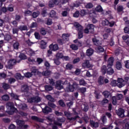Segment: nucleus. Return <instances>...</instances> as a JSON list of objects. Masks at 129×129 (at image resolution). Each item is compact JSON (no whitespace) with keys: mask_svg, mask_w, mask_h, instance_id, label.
Here are the masks:
<instances>
[{"mask_svg":"<svg viewBox=\"0 0 129 129\" xmlns=\"http://www.w3.org/2000/svg\"><path fill=\"white\" fill-rule=\"evenodd\" d=\"M6 107L7 109H10V110L8 111V113L10 114V115H13L15 112H17L18 111V109L17 108L15 107V105L13 103H7L6 104Z\"/></svg>","mask_w":129,"mask_h":129,"instance_id":"f257e3e1","label":"nucleus"},{"mask_svg":"<svg viewBox=\"0 0 129 129\" xmlns=\"http://www.w3.org/2000/svg\"><path fill=\"white\" fill-rule=\"evenodd\" d=\"M79 85L76 83V82H74L73 85L69 84L67 87V91L68 92H73L75 89L78 88Z\"/></svg>","mask_w":129,"mask_h":129,"instance_id":"f03ea898","label":"nucleus"},{"mask_svg":"<svg viewBox=\"0 0 129 129\" xmlns=\"http://www.w3.org/2000/svg\"><path fill=\"white\" fill-rule=\"evenodd\" d=\"M103 24H104L105 26H108L110 28H112L114 25H115L116 22L114 21L109 22L108 20L105 19L104 21H102Z\"/></svg>","mask_w":129,"mask_h":129,"instance_id":"7ed1b4c3","label":"nucleus"},{"mask_svg":"<svg viewBox=\"0 0 129 129\" xmlns=\"http://www.w3.org/2000/svg\"><path fill=\"white\" fill-rule=\"evenodd\" d=\"M117 86L119 87V88H121V87H123V86H125V82L122 78H118L117 79Z\"/></svg>","mask_w":129,"mask_h":129,"instance_id":"20e7f679","label":"nucleus"},{"mask_svg":"<svg viewBox=\"0 0 129 129\" xmlns=\"http://www.w3.org/2000/svg\"><path fill=\"white\" fill-rule=\"evenodd\" d=\"M40 101L41 98L39 96L31 97L28 99V102L30 103H33V102H36L38 103V102H40Z\"/></svg>","mask_w":129,"mask_h":129,"instance_id":"39448f33","label":"nucleus"},{"mask_svg":"<svg viewBox=\"0 0 129 129\" xmlns=\"http://www.w3.org/2000/svg\"><path fill=\"white\" fill-rule=\"evenodd\" d=\"M52 111V108L48 106H45L44 108H42V112H43L45 114L51 113Z\"/></svg>","mask_w":129,"mask_h":129,"instance_id":"423d86ee","label":"nucleus"},{"mask_svg":"<svg viewBox=\"0 0 129 129\" xmlns=\"http://www.w3.org/2000/svg\"><path fill=\"white\" fill-rule=\"evenodd\" d=\"M92 42L95 46H100V45H101V42L100 40L98 39L96 36L92 38Z\"/></svg>","mask_w":129,"mask_h":129,"instance_id":"0eeeda50","label":"nucleus"},{"mask_svg":"<svg viewBox=\"0 0 129 129\" xmlns=\"http://www.w3.org/2000/svg\"><path fill=\"white\" fill-rule=\"evenodd\" d=\"M82 66L83 68H91V67H92L88 60H85L84 62L82 63Z\"/></svg>","mask_w":129,"mask_h":129,"instance_id":"6e6552de","label":"nucleus"},{"mask_svg":"<svg viewBox=\"0 0 129 129\" xmlns=\"http://www.w3.org/2000/svg\"><path fill=\"white\" fill-rule=\"evenodd\" d=\"M90 125L91 127H94V128H97L99 126V123L98 122H94L93 120L90 121Z\"/></svg>","mask_w":129,"mask_h":129,"instance_id":"1a4fd4ad","label":"nucleus"},{"mask_svg":"<svg viewBox=\"0 0 129 129\" xmlns=\"http://www.w3.org/2000/svg\"><path fill=\"white\" fill-rule=\"evenodd\" d=\"M16 63H17V60H16V59H10L8 62V67H9V68L11 69L13 67V66L15 65V64H16Z\"/></svg>","mask_w":129,"mask_h":129,"instance_id":"9d476101","label":"nucleus"},{"mask_svg":"<svg viewBox=\"0 0 129 129\" xmlns=\"http://www.w3.org/2000/svg\"><path fill=\"white\" fill-rule=\"evenodd\" d=\"M55 88L57 89V90H61V89H63L64 88L63 85L61 84V81H56Z\"/></svg>","mask_w":129,"mask_h":129,"instance_id":"9b49d317","label":"nucleus"},{"mask_svg":"<svg viewBox=\"0 0 129 129\" xmlns=\"http://www.w3.org/2000/svg\"><path fill=\"white\" fill-rule=\"evenodd\" d=\"M116 113L118 116H121L122 117L124 115V109H122V108H120L118 109Z\"/></svg>","mask_w":129,"mask_h":129,"instance_id":"f8f14e48","label":"nucleus"},{"mask_svg":"<svg viewBox=\"0 0 129 129\" xmlns=\"http://www.w3.org/2000/svg\"><path fill=\"white\" fill-rule=\"evenodd\" d=\"M31 118L33 120H36V121H38V122H44V119L39 118L36 116H32Z\"/></svg>","mask_w":129,"mask_h":129,"instance_id":"ddd939ff","label":"nucleus"},{"mask_svg":"<svg viewBox=\"0 0 129 129\" xmlns=\"http://www.w3.org/2000/svg\"><path fill=\"white\" fill-rule=\"evenodd\" d=\"M98 83L99 85H103L104 84V77L100 76L98 79Z\"/></svg>","mask_w":129,"mask_h":129,"instance_id":"4468645a","label":"nucleus"},{"mask_svg":"<svg viewBox=\"0 0 129 129\" xmlns=\"http://www.w3.org/2000/svg\"><path fill=\"white\" fill-rule=\"evenodd\" d=\"M87 28H88L91 34H93V33H94V25H93V24L88 25Z\"/></svg>","mask_w":129,"mask_h":129,"instance_id":"2eb2a0df","label":"nucleus"},{"mask_svg":"<svg viewBox=\"0 0 129 129\" xmlns=\"http://www.w3.org/2000/svg\"><path fill=\"white\" fill-rule=\"evenodd\" d=\"M95 50L97 53H103L104 52V48L100 45L96 47Z\"/></svg>","mask_w":129,"mask_h":129,"instance_id":"dca6fc26","label":"nucleus"},{"mask_svg":"<svg viewBox=\"0 0 129 129\" xmlns=\"http://www.w3.org/2000/svg\"><path fill=\"white\" fill-rule=\"evenodd\" d=\"M102 94L104 96L105 98H109V97H111V94L108 91H104L102 93Z\"/></svg>","mask_w":129,"mask_h":129,"instance_id":"f3484780","label":"nucleus"},{"mask_svg":"<svg viewBox=\"0 0 129 129\" xmlns=\"http://www.w3.org/2000/svg\"><path fill=\"white\" fill-rule=\"evenodd\" d=\"M62 39L65 42L69 41V35L68 34L63 33L61 36Z\"/></svg>","mask_w":129,"mask_h":129,"instance_id":"a211bd4d","label":"nucleus"},{"mask_svg":"<svg viewBox=\"0 0 129 129\" xmlns=\"http://www.w3.org/2000/svg\"><path fill=\"white\" fill-rule=\"evenodd\" d=\"M16 123L18 125H19V127L21 128L22 127H23V124H25V121L20 119H17L16 120Z\"/></svg>","mask_w":129,"mask_h":129,"instance_id":"6ab92c4d","label":"nucleus"},{"mask_svg":"<svg viewBox=\"0 0 129 129\" xmlns=\"http://www.w3.org/2000/svg\"><path fill=\"white\" fill-rule=\"evenodd\" d=\"M74 26L75 28L77 29L78 31H81L82 30H83V27H82V26H81L79 23H75L74 24Z\"/></svg>","mask_w":129,"mask_h":129,"instance_id":"aec40b11","label":"nucleus"},{"mask_svg":"<svg viewBox=\"0 0 129 129\" xmlns=\"http://www.w3.org/2000/svg\"><path fill=\"white\" fill-rule=\"evenodd\" d=\"M101 72L103 75H105L107 73V68L106 66H103L101 68Z\"/></svg>","mask_w":129,"mask_h":129,"instance_id":"412c9836","label":"nucleus"},{"mask_svg":"<svg viewBox=\"0 0 129 129\" xmlns=\"http://www.w3.org/2000/svg\"><path fill=\"white\" fill-rule=\"evenodd\" d=\"M114 73V70L111 67H109L107 69V74L108 75H112Z\"/></svg>","mask_w":129,"mask_h":129,"instance_id":"4be33fe9","label":"nucleus"},{"mask_svg":"<svg viewBox=\"0 0 129 129\" xmlns=\"http://www.w3.org/2000/svg\"><path fill=\"white\" fill-rule=\"evenodd\" d=\"M113 62H114V58L113 57H110L108 60V65L109 66H112L113 65Z\"/></svg>","mask_w":129,"mask_h":129,"instance_id":"5701e85b","label":"nucleus"},{"mask_svg":"<svg viewBox=\"0 0 129 129\" xmlns=\"http://www.w3.org/2000/svg\"><path fill=\"white\" fill-rule=\"evenodd\" d=\"M19 29L21 32H23V31H28V26H27V25H20L19 26Z\"/></svg>","mask_w":129,"mask_h":129,"instance_id":"b1692460","label":"nucleus"},{"mask_svg":"<svg viewBox=\"0 0 129 129\" xmlns=\"http://www.w3.org/2000/svg\"><path fill=\"white\" fill-rule=\"evenodd\" d=\"M51 48H52V51H57V50L59 49V46H58V44L49 45V49H51Z\"/></svg>","mask_w":129,"mask_h":129,"instance_id":"393cba45","label":"nucleus"},{"mask_svg":"<svg viewBox=\"0 0 129 129\" xmlns=\"http://www.w3.org/2000/svg\"><path fill=\"white\" fill-rule=\"evenodd\" d=\"M93 49L90 48L87 50L86 53L87 56H92V55L93 54Z\"/></svg>","mask_w":129,"mask_h":129,"instance_id":"a878e982","label":"nucleus"},{"mask_svg":"<svg viewBox=\"0 0 129 129\" xmlns=\"http://www.w3.org/2000/svg\"><path fill=\"white\" fill-rule=\"evenodd\" d=\"M46 47H47V42L44 41L43 40H42L40 44L41 49H46Z\"/></svg>","mask_w":129,"mask_h":129,"instance_id":"bb28decb","label":"nucleus"},{"mask_svg":"<svg viewBox=\"0 0 129 129\" xmlns=\"http://www.w3.org/2000/svg\"><path fill=\"white\" fill-rule=\"evenodd\" d=\"M46 99L50 102H55V99L53 98V97H52V96L50 95H47Z\"/></svg>","mask_w":129,"mask_h":129,"instance_id":"cd10ccee","label":"nucleus"},{"mask_svg":"<svg viewBox=\"0 0 129 129\" xmlns=\"http://www.w3.org/2000/svg\"><path fill=\"white\" fill-rule=\"evenodd\" d=\"M95 11L98 13H102V12H103V9H102L101 6L98 5L95 8Z\"/></svg>","mask_w":129,"mask_h":129,"instance_id":"c85d7f7f","label":"nucleus"},{"mask_svg":"<svg viewBox=\"0 0 129 129\" xmlns=\"http://www.w3.org/2000/svg\"><path fill=\"white\" fill-rule=\"evenodd\" d=\"M44 88L46 91H51L53 90V87L51 85H46L44 86Z\"/></svg>","mask_w":129,"mask_h":129,"instance_id":"c756f323","label":"nucleus"},{"mask_svg":"<svg viewBox=\"0 0 129 129\" xmlns=\"http://www.w3.org/2000/svg\"><path fill=\"white\" fill-rule=\"evenodd\" d=\"M39 15H40V12L37 11L36 12H33L32 17L33 19H36V18H38V17H39Z\"/></svg>","mask_w":129,"mask_h":129,"instance_id":"7c9ffc66","label":"nucleus"},{"mask_svg":"<svg viewBox=\"0 0 129 129\" xmlns=\"http://www.w3.org/2000/svg\"><path fill=\"white\" fill-rule=\"evenodd\" d=\"M112 103L113 105H116L117 104V98L116 96L112 97Z\"/></svg>","mask_w":129,"mask_h":129,"instance_id":"2f4dec72","label":"nucleus"},{"mask_svg":"<svg viewBox=\"0 0 129 129\" xmlns=\"http://www.w3.org/2000/svg\"><path fill=\"white\" fill-rule=\"evenodd\" d=\"M87 84V83L85 81V80L83 79H82L79 80V85L82 86H85Z\"/></svg>","mask_w":129,"mask_h":129,"instance_id":"473e14b6","label":"nucleus"},{"mask_svg":"<svg viewBox=\"0 0 129 129\" xmlns=\"http://www.w3.org/2000/svg\"><path fill=\"white\" fill-rule=\"evenodd\" d=\"M115 66L117 70H120V69L122 68L121 62L120 61H116Z\"/></svg>","mask_w":129,"mask_h":129,"instance_id":"72a5a7b5","label":"nucleus"},{"mask_svg":"<svg viewBox=\"0 0 129 129\" xmlns=\"http://www.w3.org/2000/svg\"><path fill=\"white\" fill-rule=\"evenodd\" d=\"M4 39L5 41H8V42L9 41H11V40H13V38L12 37V36L9 34L6 35L4 37Z\"/></svg>","mask_w":129,"mask_h":129,"instance_id":"f704fd0d","label":"nucleus"},{"mask_svg":"<svg viewBox=\"0 0 129 129\" xmlns=\"http://www.w3.org/2000/svg\"><path fill=\"white\" fill-rule=\"evenodd\" d=\"M78 39H81L83 38V29L78 31Z\"/></svg>","mask_w":129,"mask_h":129,"instance_id":"c9c22d12","label":"nucleus"},{"mask_svg":"<svg viewBox=\"0 0 129 129\" xmlns=\"http://www.w3.org/2000/svg\"><path fill=\"white\" fill-rule=\"evenodd\" d=\"M53 24V21H52V19L50 18H47V21H45V24L47 26H51Z\"/></svg>","mask_w":129,"mask_h":129,"instance_id":"e433bc0d","label":"nucleus"},{"mask_svg":"<svg viewBox=\"0 0 129 129\" xmlns=\"http://www.w3.org/2000/svg\"><path fill=\"white\" fill-rule=\"evenodd\" d=\"M2 99L4 101H9V100H10V96L8 95H4L2 97Z\"/></svg>","mask_w":129,"mask_h":129,"instance_id":"4c0bfd02","label":"nucleus"},{"mask_svg":"<svg viewBox=\"0 0 129 129\" xmlns=\"http://www.w3.org/2000/svg\"><path fill=\"white\" fill-rule=\"evenodd\" d=\"M40 33L43 36H45L47 34V31L44 28H41L40 30Z\"/></svg>","mask_w":129,"mask_h":129,"instance_id":"58836bf2","label":"nucleus"},{"mask_svg":"<svg viewBox=\"0 0 129 129\" xmlns=\"http://www.w3.org/2000/svg\"><path fill=\"white\" fill-rule=\"evenodd\" d=\"M55 57L57 59H62L64 56H63L62 53H57L56 54Z\"/></svg>","mask_w":129,"mask_h":129,"instance_id":"ea45409f","label":"nucleus"},{"mask_svg":"<svg viewBox=\"0 0 129 129\" xmlns=\"http://www.w3.org/2000/svg\"><path fill=\"white\" fill-rule=\"evenodd\" d=\"M118 13H120L123 11V7L121 5H118L117 8Z\"/></svg>","mask_w":129,"mask_h":129,"instance_id":"a19ab883","label":"nucleus"},{"mask_svg":"<svg viewBox=\"0 0 129 129\" xmlns=\"http://www.w3.org/2000/svg\"><path fill=\"white\" fill-rule=\"evenodd\" d=\"M58 104L61 107H65V106H66V105L65 104V103L64 102V101H63V100H59L58 101Z\"/></svg>","mask_w":129,"mask_h":129,"instance_id":"79ce46f5","label":"nucleus"},{"mask_svg":"<svg viewBox=\"0 0 129 129\" xmlns=\"http://www.w3.org/2000/svg\"><path fill=\"white\" fill-rule=\"evenodd\" d=\"M19 57L21 60H25L27 59V56L24 53H20Z\"/></svg>","mask_w":129,"mask_h":129,"instance_id":"37998d69","label":"nucleus"},{"mask_svg":"<svg viewBox=\"0 0 129 129\" xmlns=\"http://www.w3.org/2000/svg\"><path fill=\"white\" fill-rule=\"evenodd\" d=\"M80 15L81 17H84L86 15H87V12H86V10H82L80 12Z\"/></svg>","mask_w":129,"mask_h":129,"instance_id":"c03bdc74","label":"nucleus"},{"mask_svg":"<svg viewBox=\"0 0 129 129\" xmlns=\"http://www.w3.org/2000/svg\"><path fill=\"white\" fill-rule=\"evenodd\" d=\"M101 119L103 122V124H105V123H106V122L107 121V118H106V116L103 115L101 117Z\"/></svg>","mask_w":129,"mask_h":129,"instance_id":"a18cd8bd","label":"nucleus"},{"mask_svg":"<svg viewBox=\"0 0 129 129\" xmlns=\"http://www.w3.org/2000/svg\"><path fill=\"white\" fill-rule=\"evenodd\" d=\"M22 91L23 92H28L29 87H28V86H23V87L22 88Z\"/></svg>","mask_w":129,"mask_h":129,"instance_id":"49530a36","label":"nucleus"},{"mask_svg":"<svg viewBox=\"0 0 129 129\" xmlns=\"http://www.w3.org/2000/svg\"><path fill=\"white\" fill-rule=\"evenodd\" d=\"M48 105L49 107L52 108H56V105L53 103V102H48Z\"/></svg>","mask_w":129,"mask_h":129,"instance_id":"de8ad7c7","label":"nucleus"},{"mask_svg":"<svg viewBox=\"0 0 129 129\" xmlns=\"http://www.w3.org/2000/svg\"><path fill=\"white\" fill-rule=\"evenodd\" d=\"M93 8V4L89 3L85 5L86 9H92Z\"/></svg>","mask_w":129,"mask_h":129,"instance_id":"09e8293b","label":"nucleus"},{"mask_svg":"<svg viewBox=\"0 0 129 129\" xmlns=\"http://www.w3.org/2000/svg\"><path fill=\"white\" fill-rule=\"evenodd\" d=\"M79 16H80V12H79V11H76L73 14V17H74V18H79Z\"/></svg>","mask_w":129,"mask_h":129,"instance_id":"8fccbe9b","label":"nucleus"},{"mask_svg":"<svg viewBox=\"0 0 129 129\" xmlns=\"http://www.w3.org/2000/svg\"><path fill=\"white\" fill-rule=\"evenodd\" d=\"M54 114H55V115L56 116H63V113H62L61 112H59V111H57V110H55L54 111Z\"/></svg>","mask_w":129,"mask_h":129,"instance_id":"3c124183","label":"nucleus"},{"mask_svg":"<svg viewBox=\"0 0 129 129\" xmlns=\"http://www.w3.org/2000/svg\"><path fill=\"white\" fill-rule=\"evenodd\" d=\"M70 47L72 50L75 51L78 50V45H76V44H72Z\"/></svg>","mask_w":129,"mask_h":129,"instance_id":"603ef678","label":"nucleus"},{"mask_svg":"<svg viewBox=\"0 0 129 129\" xmlns=\"http://www.w3.org/2000/svg\"><path fill=\"white\" fill-rule=\"evenodd\" d=\"M19 46H20V44L19 43V42L14 43L13 44L14 49H15V50L19 49Z\"/></svg>","mask_w":129,"mask_h":129,"instance_id":"864d4df0","label":"nucleus"},{"mask_svg":"<svg viewBox=\"0 0 129 129\" xmlns=\"http://www.w3.org/2000/svg\"><path fill=\"white\" fill-rule=\"evenodd\" d=\"M25 77H26V78H30V77H32L33 76V74L30 72H27L24 74Z\"/></svg>","mask_w":129,"mask_h":129,"instance_id":"5fc2aeb1","label":"nucleus"},{"mask_svg":"<svg viewBox=\"0 0 129 129\" xmlns=\"http://www.w3.org/2000/svg\"><path fill=\"white\" fill-rule=\"evenodd\" d=\"M51 74V72L48 70L45 71L44 72L42 73V75L43 76H49Z\"/></svg>","mask_w":129,"mask_h":129,"instance_id":"6e6d98bb","label":"nucleus"},{"mask_svg":"<svg viewBox=\"0 0 129 129\" xmlns=\"http://www.w3.org/2000/svg\"><path fill=\"white\" fill-rule=\"evenodd\" d=\"M49 14L50 18H54L56 16V12L54 10H51Z\"/></svg>","mask_w":129,"mask_h":129,"instance_id":"4d7b16f0","label":"nucleus"},{"mask_svg":"<svg viewBox=\"0 0 129 129\" xmlns=\"http://www.w3.org/2000/svg\"><path fill=\"white\" fill-rule=\"evenodd\" d=\"M20 30V29H19V27L18 28H13V35H15V34H19V31Z\"/></svg>","mask_w":129,"mask_h":129,"instance_id":"13d9d810","label":"nucleus"},{"mask_svg":"<svg viewBox=\"0 0 129 129\" xmlns=\"http://www.w3.org/2000/svg\"><path fill=\"white\" fill-rule=\"evenodd\" d=\"M3 87L5 90H8L10 88V85L5 83L3 84Z\"/></svg>","mask_w":129,"mask_h":129,"instance_id":"bf43d9fd","label":"nucleus"},{"mask_svg":"<svg viewBox=\"0 0 129 129\" xmlns=\"http://www.w3.org/2000/svg\"><path fill=\"white\" fill-rule=\"evenodd\" d=\"M57 43L59 45H63L65 43V41L62 39L58 38L57 39Z\"/></svg>","mask_w":129,"mask_h":129,"instance_id":"052dcab7","label":"nucleus"},{"mask_svg":"<svg viewBox=\"0 0 129 129\" xmlns=\"http://www.w3.org/2000/svg\"><path fill=\"white\" fill-rule=\"evenodd\" d=\"M49 83L52 86H55V81L53 79H49Z\"/></svg>","mask_w":129,"mask_h":129,"instance_id":"680f3d73","label":"nucleus"},{"mask_svg":"<svg viewBox=\"0 0 129 129\" xmlns=\"http://www.w3.org/2000/svg\"><path fill=\"white\" fill-rule=\"evenodd\" d=\"M79 91H80L81 93H85V92L86 91V87L80 88L79 89Z\"/></svg>","mask_w":129,"mask_h":129,"instance_id":"e2e57ef3","label":"nucleus"},{"mask_svg":"<svg viewBox=\"0 0 129 129\" xmlns=\"http://www.w3.org/2000/svg\"><path fill=\"white\" fill-rule=\"evenodd\" d=\"M59 60L60 59L57 58L53 59L54 64L56 65H60V61Z\"/></svg>","mask_w":129,"mask_h":129,"instance_id":"0e129e2a","label":"nucleus"},{"mask_svg":"<svg viewBox=\"0 0 129 129\" xmlns=\"http://www.w3.org/2000/svg\"><path fill=\"white\" fill-rule=\"evenodd\" d=\"M21 19H22V17L20 16V15H16L15 16V20L17 22H20V21H21Z\"/></svg>","mask_w":129,"mask_h":129,"instance_id":"69168bd1","label":"nucleus"},{"mask_svg":"<svg viewBox=\"0 0 129 129\" xmlns=\"http://www.w3.org/2000/svg\"><path fill=\"white\" fill-rule=\"evenodd\" d=\"M125 67L127 69H129V60L124 61Z\"/></svg>","mask_w":129,"mask_h":129,"instance_id":"338daca9","label":"nucleus"},{"mask_svg":"<svg viewBox=\"0 0 129 129\" xmlns=\"http://www.w3.org/2000/svg\"><path fill=\"white\" fill-rule=\"evenodd\" d=\"M124 33L125 34H129V28L127 27H125L124 28Z\"/></svg>","mask_w":129,"mask_h":129,"instance_id":"774afa93","label":"nucleus"}]
</instances>
